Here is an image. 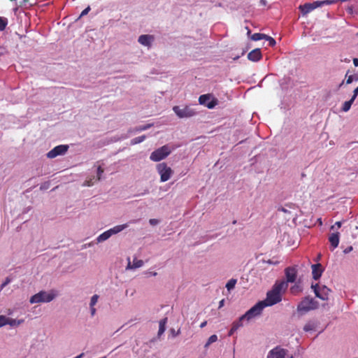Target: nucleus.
I'll list each match as a JSON object with an SVG mask.
<instances>
[{"instance_id": "18", "label": "nucleus", "mask_w": 358, "mask_h": 358, "mask_svg": "<svg viewBox=\"0 0 358 358\" xmlns=\"http://www.w3.org/2000/svg\"><path fill=\"white\" fill-rule=\"evenodd\" d=\"M318 322L316 320H309L303 327V330L306 332L315 331L318 326Z\"/></svg>"}, {"instance_id": "42", "label": "nucleus", "mask_w": 358, "mask_h": 358, "mask_svg": "<svg viewBox=\"0 0 358 358\" xmlns=\"http://www.w3.org/2000/svg\"><path fill=\"white\" fill-rule=\"evenodd\" d=\"M352 250H353L352 246H349V247H348L347 248H345V249L343 250V252H344L345 254H348V253L350 252Z\"/></svg>"}, {"instance_id": "25", "label": "nucleus", "mask_w": 358, "mask_h": 358, "mask_svg": "<svg viewBox=\"0 0 358 358\" xmlns=\"http://www.w3.org/2000/svg\"><path fill=\"white\" fill-rule=\"evenodd\" d=\"M267 35L264 34L255 33L251 36V39L255 41H257L262 39H265Z\"/></svg>"}, {"instance_id": "27", "label": "nucleus", "mask_w": 358, "mask_h": 358, "mask_svg": "<svg viewBox=\"0 0 358 358\" xmlns=\"http://www.w3.org/2000/svg\"><path fill=\"white\" fill-rule=\"evenodd\" d=\"M217 341V335L215 334H213L212 336H210L208 339V341L207 343L205 344L204 347L205 348H208L210 344H212L213 343H215Z\"/></svg>"}, {"instance_id": "5", "label": "nucleus", "mask_w": 358, "mask_h": 358, "mask_svg": "<svg viewBox=\"0 0 358 358\" xmlns=\"http://www.w3.org/2000/svg\"><path fill=\"white\" fill-rule=\"evenodd\" d=\"M171 152V150L168 145H163L152 152L150 156V159L153 162H159L166 158Z\"/></svg>"}, {"instance_id": "9", "label": "nucleus", "mask_w": 358, "mask_h": 358, "mask_svg": "<svg viewBox=\"0 0 358 358\" xmlns=\"http://www.w3.org/2000/svg\"><path fill=\"white\" fill-rule=\"evenodd\" d=\"M69 149L66 145H59L55 147L47 153V157L50 159H53L59 155H64Z\"/></svg>"}, {"instance_id": "41", "label": "nucleus", "mask_w": 358, "mask_h": 358, "mask_svg": "<svg viewBox=\"0 0 358 358\" xmlns=\"http://www.w3.org/2000/svg\"><path fill=\"white\" fill-rule=\"evenodd\" d=\"M342 226V222L341 221H338L335 223L334 225L331 226V229H334L335 227H337L338 229L341 228Z\"/></svg>"}, {"instance_id": "17", "label": "nucleus", "mask_w": 358, "mask_h": 358, "mask_svg": "<svg viewBox=\"0 0 358 358\" xmlns=\"http://www.w3.org/2000/svg\"><path fill=\"white\" fill-rule=\"evenodd\" d=\"M329 241L331 244V246L332 247L331 250L337 248L339 244V233L335 232L330 234L329 237Z\"/></svg>"}, {"instance_id": "52", "label": "nucleus", "mask_w": 358, "mask_h": 358, "mask_svg": "<svg viewBox=\"0 0 358 358\" xmlns=\"http://www.w3.org/2000/svg\"><path fill=\"white\" fill-rule=\"evenodd\" d=\"M206 324H207V322H206V321L203 322L201 324L200 327H201V328H203V327L206 325Z\"/></svg>"}, {"instance_id": "48", "label": "nucleus", "mask_w": 358, "mask_h": 358, "mask_svg": "<svg viewBox=\"0 0 358 358\" xmlns=\"http://www.w3.org/2000/svg\"><path fill=\"white\" fill-rule=\"evenodd\" d=\"M347 11L349 13H352V12H353V7L352 6H348V8H347Z\"/></svg>"}, {"instance_id": "49", "label": "nucleus", "mask_w": 358, "mask_h": 358, "mask_svg": "<svg viewBox=\"0 0 358 358\" xmlns=\"http://www.w3.org/2000/svg\"><path fill=\"white\" fill-rule=\"evenodd\" d=\"M353 64L355 66H358V59L357 58L353 59Z\"/></svg>"}, {"instance_id": "43", "label": "nucleus", "mask_w": 358, "mask_h": 358, "mask_svg": "<svg viewBox=\"0 0 358 358\" xmlns=\"http://www.w3.org/2000/svg\"><path fill=\"white\" fill-rule=\"evenodd\" d=\"M352 81H353V76H350L347 78L346 83H347V84H350Z\"/></svg>"}, {"instance_id": "54", "label": "nucleus", "mask_w": 358, "mask_h": 358, "mask_svg": "<svg viewBox=\"0 0 358 358\" xmlns=\"http://www.w3.org/2000/svg\"><path fill=\"white\" fill-rule=\"evenodd\" d=\"M83 355H84V353H81L80 355H79L76 356V357H74V358H82Z\"/></svg>"}, {"instance_id": "19", "label": "nucleus", "mask_w": 358, "mask_h": 358, "mask_svg": "<svg viewBox=\"0 0 358 358\" xmlns=\"http://www.w3.org/2000/svg\"><path fill=\"white\" fill-rule=\"evenodd\" d=\"M288 287L286 281H277L273 287V289L279 292L281 294L282 290H286Z\"/></svg>"}, {"instance_id": "6", "label": "nucleus", "mask_w": 358, "mask_h": 358, "mask_svg": "<svg viewBox=\"0 0 358 358\" xmlns=\"http://www.w3.org/2000/svg\"><path fill=\"white\" fill-rule=\"evenodd\" d=\"M157 169L160 175V180L166 182L169 180L173 173L172 169L169 167L165 163H160L157 164Z\"/></svg>"}, {"instance_id": "29", "label": "nucleus", "mask_w": 358, "mask_h": 358, "mask_svg": "<svg viewBox=\"0 0 358 358\" xmlns=\"http://www.w3.org/2000/svg\"><path fill=\"white\" fill-rule=\"evenodd\" d=\"M24 322L23 320H16L15 319H10L9 318V322H8V324H10V326H17L22 324Z\"/></svg>"}, {"instance_id": "2", "label": "nucleus", "mask_w": 358, "mask_h": 358, "mask_svg": "<svg viewBox=\"0 0 358 358\" xmlns=\"http://www.w3.org/2000/svg\"><path fill=\"white\" fill-rule=\"evenodd\" d=\"M260 304L258 306H254L250 310H248L244 315L238 318V320L234 321L232 323L233 330H238L241 327L243 326V322L245 320L249 321L255 316L259 315L257 310H259Z\"/></svg>"}, {"instance_id": "32", "label": "nucleus", "mask_w": 358, "mask_h": 358, "mask_svg": "<svg viewBox=\"0 0 358 358\" xmlns=\"http://www.w3.org/2000/svg\"><path fill=\"white\" fill-rule=\"evenodd\" d=\"M319 3V6H323L324 5H330L332 4L334 1L333 0H324V1H317Z\"/></svg>"}, {"instance_id": "1", "label": "nucleus", "mask_w": 358, "mask_h": 358, "mask_svg": "<svg viewBox=\"0 0 358 358\" xmlns=\"http://www.w3.org/2000/svg\"><path fill=\"white\" fill-rule=\"evenodd\" d=\"M281 300H282L281 294L279 292H278L272 288L271 290H270L267 292L266 298L265 300L259 301L255 305V306H258L259 304H260V306H259V310H257V313H259L260 315L262 311L263 310V309L265 307L275 305V304L279 303L280 301H281Z\"/></svg>"}, {"instance_id": "15", "label": "nucleus", "mask_w": 358, "mask_h": 358, "mask_svg": "<svg viewBox=\"0 0 358 358\" xmlns=\"http://www.w3.org/2000/svg\"><path fill=\"white\" fill-rule=\"evenodd\" d=\"M262 57V52L259 48H256L248 55V59L252 62H258Z\"/></svg>"}, {"instance_id": "34", "label": "nucleus", "mask_w": 358, "mask_h": 358, "mask_svg": "<svg viewBox=\"0 0 358 358\" xmlns=\"http://www.w3.org/2000/svg\"><path fill=\"white\" fill-rule=\"evenodd\" d=\"M265 39L268 41L270 46L273 47L275 45V41L272 37L267 36Z\"/></svg>"}, {"instance_id": "37", "label": "nucleus", "mask_w": 358, "mask_h": 358, "mask_svg": "<svg viewBox=\"0 0 358 358\" xmlns=\"http://www.w3.org/2000/svg\"><path fill=\"white\" fill-rule=\"evenodd\" d=\"M11 280L10 278L7 277L4 282L1 284V287L3 289L7 285H8L10 282Z\"/></svg>"}, {"instance_id": "30", "label": "nucleus", "mask_w": 358, "mask_h": 358, "mask_svg": "<svg viewBox=\"0 0 358 358\" xmlns=\"http://www.w3.org/2000/svg\"><path fill=\"white\" fill-rule=\"evenodd\" d=\"M8 322H9V318L4 315H0V327L8 324Z\"/></svg>"}, {"instance_id": "21", "label": "nucleus", "mask_w": 358, "mask_h": 358, "mask_svg": "<svg viewBox=\"0 0 358 358\" xmlns=\"http://www.w3.org/2000/svg\"><path fill=\"white\" fill-rule=\"evenodd\" d=\"M127 227H128V224H121V225H117V226L110 229L109 230H110V233H112V235H113V234H116L122 231V230L126 229Z\"/></svg>"}, {"instance_id": "3", "label": "nucleus", "mask_w": 358, "mask_h": 358, "mask_svg": "<svg viewBox=\"0 0 358 358\" xmlns=\"http://www.w3.org/2000/svg\"><path fill=\"white\" fill-rule=\"evenodd\" d=\"M56 296L54 291L47 292L45 291H41L38 293L33 295L29 302L31 303H48L52 301Z\"/></svg>"}, {"instance_id": "12", "label": "nucleus", "mask_w": 358, "mask_h": 358, "mask_svg": "<svg viewBox=\"0 0 358 358\" xmlns=\"http://www.w3.org/2000/svg\"><path fill=\"white\" fill-rule=\"evenodd\" d=\"M286 282H294L296 279L297 271L294 267H287L285 270Z\"/></svg>"}, {"instance_id": "20", "label": "nucleus", "mask_w": 358, "mask_h": 358, "mask_svg": "<svg viewBox=\"0 0 358 358\" xmlns=\"http://www.w3.org/2000/svg\"><path fill=\"white\" fill-rule=\"evenodd\" d=\"M355 99H356V96L353 94L352 98L349 101H345L343 103L342 108H341L343 112H348L350 109L351 106L353 103V102L355 101Z\"/></svg>"}, {"instance_id": "14", "label": "nucleus", "mask_w": 358, "mask_h": 358, "mask_svg": "<svg viewBox=\"0 0 358 358\" xmlns=\"http://www.w3.org/2000/svg\"><path fill=\"white\" fill-rule=\"evenodd\" d=\"M153 41L154 36L148 34L141 35L138 39L139 43L148 47L151 46V43Z\"/></svg>"}, {"instance_id": "23", "label": "nucleus", "mask_w": 358, "mask_h": 358, "mask_svg": "<svg viewBox=\"0 0 358 358\" xmlns=\"http://www.w3.org/2000/svg\"><path fill=\"white\" fill-rule=\"evenodd\" d=\"M111 236H112V233H110V230L108 229V230L104 231L103 233H102L101 234H100L97 237V241L98 242L104 241L107 240L108 238H109Z\"/></svg>"}, {"instance_id": "10", "label": "nucleus", "mask_w": 358, "mask_h": 358, "mask_svg": "<svg viewBox=\"0 0 358 358\" xmlns=\"http://www.w3.org/2000/svg\"><path fill=\"white\" fill-rule=\"evenodd\" d=\"M318 1H314L313 3H306L303 5H300L299 6V10L301 11V14L304 16L306 15L310 12L313 11L315 8H319Z\"/></svg>"}, {"instance_id": "53", "label": "nucleus", "mask_w": 358, "mask_h": 358, "mask_svg": "<svg viewBox=\"0 0 358 358\" xmlns=\"http://www.w3.org/2000/svg\"><path fill=\"white\" fill-rule=\"evenodd\" d=\"M224 305V299H222V301H220V306L219 307H222V306Z\"/></svg>"}, {"instance_id": "4", "label": "nucleus", "mask_w": 358, "mask_h": 358, "mask_svg": "<svg viewBox=\"0 0 358 358\" xmlns=\"http://www.w3.org/2000/svg\"><path fill=\"white\" fill-rule=\"evenodd\" d=\"M318 303L313 298L306 296L302 299L297 306L299 312L306 313L311 310L317 308Z\"/></svg>"}, {"instance_id": "31", "label": "nucleus", "mask_w": 358, "mask_h": 358, "mask_svg": "<svg viewBox=\"0 0 358 358\" xmlns=\"http://www.w3.org/2000/svg\"><path fill=\"white\" fill-rule=\"evenodd\" d=\"M145 139V136H138L134 139H132L133 144H137L143 142Z\"/></svg>"}, {"instance_id": "39", "label": "nucleus", "mask_w": 358, "mask_h": 358, "mask_svg": "<svg viewBox=\"0 0 358 358\" xmlns=\"http://www.w3.org/2000/svg\"><path fill=\"white\" fill-rule=\"evenodd\" d=\"M171 333L173 337H176L180 334V330L178 329L177 331H176L174 329H171Z\"/></svg>"}, {"instance_id": "50", "label": "nucleus", "mask_w": 358, "mask_h": 358, "mask_svg": "<svg viewBox=\"0 0 358 358\" xmlns=\"http://www.w3.org/2000/svg\"><path fill=\"white\" fill-rule=\"evenodd\" d=\"M147 274L149 275H152V276H156L157 275V272H148Z\"/></svg>"}, {"instance_id": "24", "label": "nucleus", "mask_w": 358, "mask_h": 358, "mask_svg": "<svg viewBox=\"0 0 358 358\" xmlns=\"http://www.w3.org/2000/svg\"><path fill=\"white\" fill-rule=\"evenodd\" d=\"M143 265V262L140 259H134L133 261V264L131 265V263L129 262L127 268H137L141 267Z\"/></svg>"}, {"instance_id": "51", "label": "nucleus", "mask_w": 358, "mask_h": 358, "mask_svg": "<svg viewBox=\"0 0 358 358\" xmlns=\"http://www.w3.org/2000/svg\"><path fill=\"white\" fill-rule=\"evenodd\" d=\"M353 94L357 97V96L358 95V87L357 88H355L353 91Z\"/></svg>"}, {"instance_id": "46", "label": "nucleus", "mask_w": 358, "mask_h": 358, "mask_svg": "<svg viewBox=\"0 0 358 358\" xmlns=\"http://www.w3.org/2000/svg\"><path fill=\"white\" fill-rule=\"evenodd\" d=\"M237 331V330H233V325H232V326H231V329H230V331H229V334H228L229 336H232V335L234 334V333L235 331Z\"/></svg>"}, {"instance_id": "56", "label": "nucleus", "mask_w": 358, "mask_h": 358, "mask_svg": "<svg viewBox=\"0 0 358 358\" xmlns=\"http://www.w3.org/2000/svg\"><path fill=\"white\" fill-rule=\"evenodd\" d=\"M280 210H281L282 212H284V213H287V212H288V210H286L285 208H282Z\"/></svg>"}, {"instance_id": "38", "label": "nucleus", "mask_w": 358, "mask_h": 358, "mask_svg": "<svg viewBox=\"0 0 358 358\" xmlns=\"http://www.w3.org/2000/svg\"><path fill=\"white\" fill-rule=\"evenodd\" d=\"M94 178H93V180ZM94 185V182L92 181V179L90 178V180H86L83 184L85 186H92Z\"/></svg>"}, {"instance_id": "13", "label": "nucleus", "mask_w": 358, "mask_h": 358, "mask_svg": "<svg viewBox=\"0 0 358 358\" xmlns=\"http://www.w3.org/2000/svg\"><path fill=\"white\" fill-rule=\"evenodd\" d=\"M286 350L285 349L276 347L270 351L267 358H285Z\"/></svg>"}, {"instance_id": "57", "label": "nucleus", "mask_w": 358, "mask_h": 358, "mask_svg": "<svg viewBox=\"0 0 358 358\" xmlns=\"http://www.w3.org/2000/svg\"><path fill=\"white\" fill-rule=\"evenodd\" d=\"M45 188H46V186H45V185H41V189H45Z\"/></svg>"}, {"instance_id": "28", "label": "nucleus", "mask_w": 358, "mask_h": 358, "mask_svg": "<svg viewBox=\"0 0 358 358\" xmlns=\"http://www.w3.org/2000/svg\"><path fill=\"white\" fill-rule=\"evenodd\" d=\"M8 24V20L6 17H0V31H3Z\"/></svg>"}, {"instance_id": "33", "label": "nucleus", "mask_w": 358, "mask_h": 358, "mask_svg": "<svg viewBox=\"0 0 358 358\" xmlns=\"http://www.w3.org/2000/svg\"><path fill=\"white\" fill-rule=\"evenodd\" d=\"M98 299L99 296L97 294L93 295L91 298L90 306H94L95 304L97 303Z\"/></svg>"}, {"instance_id": "44", "label": "nucleus", "mask_w": 358, "mask_h": 358, "mask_svg": "<svg viewBox=\"0 0 358 358\" xmlns=\"http://www.w3.org/2000/svg\"><path fill=\"white\" fill-rule=\"evenodd\" d=\"M90 310H91V315L92 316H94L96 313V309L94 306H90Z\"/></svg>"}, {"instance_id": "35", "label": "nucleus", "mask_w": 358, "mask_h": 358, "mask_svg": "<svg viewBox=\"0 0 358 358\" xmlns=\"http://www.w3.org/2000/svg\"><path fill=\"white\" fill-rule=\"evenodd\" d=\"M103 173V169L99 166L97 169V178L95 179L96 181L101 179V176Z\"/></svg>"}, {"instance_id": "40", "label": "nucleus", "mask_w": 358, "mask_h": 358, "mask_svg": "<svg viewBox=\"0 0 358 358\" xmlns=\"http://www.w3.org/2000/svg\"><path fill=\"white\" fill-rule=\"evenodd\" d=\"M151 127L150 124L144 125L137 129V131H143L149 129Z\"/></svg>"}, {"instance_id": "7", "label": "nucleus", "mask_w": 358, "mask_h": 358, "mask_svg": "<svg viewBox=\"0 0 358 358\" xmlns=\"http://www.w3.org/2000/svg\"><path fill=\"white\" fill-rule=\"evenodd\" d=\"M173 111L180 118L190 117L196 114V112L189 106H185L180 108L179 106H176L173 108Z\"/></svg>"}, {"instance_id": "58", "label": "nucleus", "mask_w": 358, "mask_h": 358, "mask_svg": "<svg viewBox=\"0 0 358 358\" xmlns=\"http://www.w3.org/2000/svg\"><path fill=\"white\" fill-rule=\"evenodd\" d=\"M262 2L264 5H265V1L264 0H262Z\"/></svg>"}, {"instance_id": "16", "label": "nucleus", "mask_w": 358, "mask_h": 358, "mask_svg": "<svg viewBox=\"0 0 358 358\" xmlns=\"http://www.w3.org/2000/svg\"><path fill=\"white\" fill-rule=\"evenodd\" d=\"M323 272L322 266L320 264H316L312 265V274L313 278L315 280H318Z\"/></svg>"}, {"instance_id": "36", "label": "nucleus", "mask_w": 358, "mask_h": 358, "mask_svg": "<svg viewBox=\"0 0 358 358\" xmlns=\"http://www.w3.org/2000/svg\"><path fill=\"white\" fill-rule=\"evenodd\" d=\"M90 10H91V8H90V6H88L85 9H84V10L82 11V13H81V14L80 15V16H79L78 19H80V17H83V16H84V15H86L90 12Z\"/></svg>"}, {"instance_id": "47", "label": "nucleus", "mask_w": 358, "mask_h": 358, "mask_svg": "<svg viewBox=\"0 0 358 358\" xmlns=\"http://www.w3.org/2000/svg\"><path fill=\"white\" fill-rule=\"evenodd\" d=\"M157 222H158L157 220H155V219L150 220V223L152 225L157 224Z\"/></svg>"}, {"instance_id": "8", "label": "nucleus", "mask_w": 358, "mask_h": 358, "mask_svg": "<svg viewBox=\"0 0 358 358\" xmlns=\"http://www.w3.org/2000/svg\"><path fill=\"white\" fill-rule=\"evenodd\" d=\"M315 296L323 301L328 300L331 290L326 286L320 287L317 284L312 285Z\"/></svg>"}, {"instance_id": "55", "label": "nucleus", "mask_w": 358, "mask_h": 358, "mask_svg": "<svg viewBox=\"0 0 358 358\" xmlns=\"http://www.w3.org/2000/svg\"><path fill=\"white\" fill-rule=\"evenodd\" d=\"M245 29H246V31H248V35L250 34V33H251L250 29L248 27H246Z\"/></svg>"}, {"instance_id": "59", "label": "nucleus", "mask_w": 358, "mask_h": 358, "mask_svg": "<svg viewBox=\"0 0 358 358\" xmlns=\"http://www.w3.org/2000/svg\"><path fill=\"white\" fill-rule=\"evenodd\" d=\"M29 0H24V2H27Z\"/></svg>"}, {"instance_id": "45", "label": "nucleus", "mask_w": 358, "mask_h": 358, "mask_svg": "<svg viewBox=\"0 0 358 358\" xmlns=\"http://www.w3.org/2000/svg\"><path fill=\"white\" fill-rule=\"evenodd\" d=\"M299 287L298 286H293L292 288H291V292L293 293V294H295V292H296V290L298 289Z\"/></svg>"}, {"instance_id": "26", "label": "nucleus", "mask_w": 358, "mask_h": 358, "mask_svg": "<svg viewBox=\"0 0 358 358\" xmlns=\"http://www.w3.org/2000/svg\"><path fill=\"white\" fill-rule=\"evenodd\" d=\"M236 282H237V280H236V279H234V278L230 279V280L227 282V285H226V287H227V289L229 291H230L231 289H234V287H235V285H236Z\"/></svg>"}, {"instance_id": "22", "label": "nucleus", "mask_w": 358, "mask_h": 358, "mask_svg": "<svg viewBox=\"0 0 358 358\" xmlns=\"http://www.w3.org/2000/svg\"><path fill=\"white\" fill-rule=\"evenodd\" d=\"M167 322V318H164L159 321V331H158V336H161L162 335L165 330H166V324Z\"/></svg>"}, {"instance_id": "11", "label": "nucleus", "mask_w": 358, "mask_h": 358, "mask_svg": "<svg viewBox=\"0 0 358 358\" xmlns=\"http://www.w3.org/2000/svg\"><path fill=\"white\" fill-rule=\"evenodd\" d=\"M210 98V94L201 95L199 98V102L200 104L205 105L208 108L212 109L217 104V100L216 99H213L210 101H208Z\"/></svg>"}]
</instances>
